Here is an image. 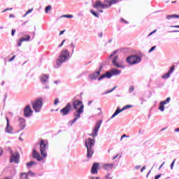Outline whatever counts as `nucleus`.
<instances>
[{
	"label": "nucleus",
	"instance_id": "nucleus-54",
	"mask_svg": "<svg viewBox=\"0 0 179 179\" xmlns=\"http://www.w3.org/2000/svg\"><path fill=\"white\" fill-rule=\"evenodd\" d=\"M160 177H162V174H159V175L156 176L155 177V179H159V178H160Z\"/></svg>",
	"mask_w": 179,
	"mask_h": 179
},
{
	"label": "nucleus",
	"instance_id": "nucleus-30",
	"mask_svg": "<svg viewBox=\"0 0 179 179\" xmlns=\"http://www.w3.org/2000/svg\"><path fill=\"white\" fill-rule=\"evenodd\" d=\"M158 110H161L162 113H163V111H164V105L163 104L162 102L159 103V106L158 108Z\"/></svg>",
	"mask_w": 179,
	"mask_h": 179
},
{
	"label": "nucleus",
	"instance_id": "nucleus-44",
	"mask_svg": "<svg viewBox=\"0 0 179 179\" xmlns=\"http://www.w3.org/2000/svg\"><path fill=\"white\" fill-rule=\"evenodd\" d=\"M66 41V39H64L63 41H62V42L61 43V44L60 45H59V48H61V47H62V45H64V43Z\"/></svg>",
	"mask_w": 179,
	"mask_h": 179
},
{
	"label": "nucleus",
	"instance_id": "nucleus-41",
	"mask_svg": "<svg viewBox=\"0 0 179 179\" xmlns=\"http://www.w3.org/2000/svg\"><path fill=\"white\" fill-rule=\"evenodd\" d=\"M175 68H176V66H172L168 73H169V74L171 75V73H173L174 72Z\"/></svg>",
	"mask_w": 179,
	"mask_h": 179
},
{
	"label": "nucleus",
	"instance_id": "nucleus-14",
	"mask_svg": "<svg viewBox=\"0 0 179 179\" xmlns=\"http://www.w3.org/2000/svg\"><path fill=\"white\" fill-rule=\"evenodd\" d=\"M49 79L50 76L48 74H43L40 77L41 82L43 85H48L50 83Z\"/></svg>",
	"mask_w": 179,
	"mask_h": 179
},
{
	"label": "nucleus",
	"instance_id": "nucleus-12",
	"mask_svg": "<svg viewBox=\"0 0 179 179\" xmlns=\"http://www.w3.org/2000/svg\"><path fill=\"white\" fill-rule=\"evenodd\" d=\"M112 64L113 66H115L116 68H121L122 69H124V68H125V66L124 64H121V63H118L117 55L115 56L114 58L112 59Z\"/></svg>",
	"mask_w": 179,
	"mask_h": 179
},
{
	"label": "nucleus",
	"instance_id": "nucleus-20",
	"mask_svg": "<svg viewBox=\"0 0 179 179\" xmlns=\"http://www.w3.org/2000/svg\"><path fill=\"white\" fill-rule=\"evenodd\" d=\"M115 166V164H104L103 165V169L107 170L108 171H110V170H113V169H114Z\"/></svg>",
	"mask_w": 179,
	"mask_h": 179
},
{
	"label": "nucleus",
	"instance_id": "nucleus-56",
	"mask_svg": "<svg viewBox=\"0 0 179 179\" xmlns=\"http://www.w3.org/2000/svg\"><path fill=\"white\" fill-rule=\"evenodd\" d=\"M168 33H179V31L178 30L170 31H168Z\"/></svg>",
	"mask_w": 179,
	"mask_h": 179
},
{
	"label": "nucleus",
	"instance_id": "nucleus-2",
	"mask_svg": "<svg viewBox=\"0 0 179 179\" xmlns=\"http://www.w3.org/2000/svg\"><path fill=\"white\" fill-rule=\"evenodd\" d=\"M69 58H71V53L69 52V50L66 49L62 50L59 57L56 60L55 68H61V66L64 62L69 61Z\"/></svg>",
	"mask_w": 179,
	"mask_h": 179
},
{
	"label": "nucleus",
	"instance_id": "nucleus-45",
	"mask_svg": "<svg viewBox=\"0 0 179 179\" xmlns=\"http://www.w3.org/2000/svg\"><path fill=\"white\" fill-rule=\"evenodd\" d=\"M156 50V46H152L150 50L148 51L149 53L152 52V51H155Z\"/></svg>",
	"mask_w": 179,
	"mask_h": 179
},
{
	"label": "nucleus",
	"instance_id": "nucleus-64",
	"mask_svg": "<svg viewBox=\"0 0 179 179\" xmlns=\"http://www.w3.org/2000/svg\"><path fill=\"white\" fill-rule=\"evenodd\" d=\"M175 132H179V127H178V128L175 129Z\"/></svg>",
	"mask_w": 179,
	"mask_h": 179
},
{
	"label": "nucleus",
	"instance_id": "nucleus-16",
	"mask_svg": "<svg viewBox=\"0 0 179 179\" xmlns=\"http://www.w3.org/2000/svg\"><path fill=\"white\" fill-rule=\"evenodd\" d=\"M10 162V163H15L17 164V163H19V152H15V154H12Z\"/></svg>",
	"mask_w": 179,
	"mask_h": 179
},
{
	"label": "nucleus",
	"instance_id": "nucleus-40",
	"mask_svg": "<svg viewBox=\"0 0 179 179\" xmlns=\"http://www.w3.org/2000/svg\"><path fill=\"white\" fill-rule=\"evenodd\" d=\"M62 17H67L69 19H72V17H73V15H62Z\"/></svg>",
	"mask_w": 179,
	"mask_h": 179
},
{
	"label": "nucleus",
	"instance_id": "nucleus-37",
	"mask_svg": "<svg viewBox=\"0 0 179 179\" xmlns=\"http://www.w3.org/2000/svg\"><path fill=\"white\" fill-rule=\"evenodd\" d=\"M27 174L28 176V178L29 177H34V176H36V173H34L30 171Z\"/></svg>",
	"mask_w": 179,
	"mask_h": 179
},
{
	"label": "nucleus",
	"instance_id": "nucleus-4",
	"mask_svg": "<svg viewBox=\"0 0 179 179\" xmlns=\"http://www.w3.org/2000/svg\"><path fill=\"white\" fill-rule=\"evenodd\" d=\"M117 75H121V70H118L117 69H113L111 71H106L104 74L101 75L99 78L98 80H103L104 78L110 79L112 76H117Z\"/></svg>",
	"mask_w": 179,
	"mask_h": 179
},
{
	"label": "nucleus",
	"instance_id": "nucleus-25",
	"mask_svg": "<svg viewBox=\"0 0 179 179\" xmlns=\"http://www.w3.org/2000/svg\"><path fill=\"white\" fill-rule=\"evenodd\" d=\"M122 109L117 108L111 116L110 120H113V118H115V117H117V115H118L120 113H122Z\"/></svg>",
	"mask_w": 179,
	"mask_h": 179
},
{
	"label": "nucleus",
	"instance_id": "nucleus-23",
	"mask_svg": "<svg viewBox=\"0 0 179 179\" xmlns=\"http://www.w3.org/2000/svg\"><path fill=\"white\" fill-rule=\"evenodd\" d=\"M122 109L117 108L111 116L110 120H113V118H115V117H117V115H118L120 113H122Z\"/></svg>",
	"mask_w": 179,
	"mask_h": 179
},
{
	"label": "nucleus",
	"instance_id": "nucleus-33",
	"mask_svg": "<svg viewBox=\"0 0 179 179\" xmlns=\"http://www.w3.org/2000/svg\"><path fill=\"white\" fill-rule=\"evenodd\" d=\"M132 107H133L132 105H126L122 108V111H124V110H128V108H132Z\"/></svg>",
	"mask_w": 179,
	"mask_h": 179
},
{
	"label": "nucleus",
	"instance_id": "nucleus-31",
	"mask_svg": "<svg viewBox=\"0 0 179 179\" xmlns=\"http://www.w3.org/2000/svg\"><path fill=\"white\" fill-rule=\"evenodd\" d=\"M52 9V6H51V5H48L45 8V13H48V12H50V10H51Z\"/></svg>",
	"mask_w": 179,
	"mask_h": 179
},
{
	"label": "nucleus",
	"instance_id": "nucleus-26",
	"mask_svg": "<svg viewBox=\"0 0 179 179\" xmlns=\"http://www.w3.org/2000/svg\"><path fill=\"white\" fill-rule=\"evenodd\" d=\"M179 19V15H166V19L167 20H171V19Z\"/></svg>",
	"mask_w": 179,
	"mask_h": 179
},
{
	"label": "nucleus",
	"instance_id": "nucleus-55",
	"mask_svg": "<svg viewBox=\"0 0 179 179\" xmlns=\"http://www.w3.org/2000/svg\"><path fill=\"white\" fill-rule=\"evenodd\" d=\"M144 170H146V166H143L141 169V173H143Z\"/></svg>",
	"mask_w": 179,
	"mask_h": 179
},
{
	"label": "nucleus",
	"instance_id": "nucleus-27",
	"mask_svg": "<svg viewBox=\"0 0 179 179\" xmlns=\"http://www.w3.org/2000/svg\"><path fill=\"white\" fill-rule=\"evenodd\" d=\"M35 164H37V162L31 161V162L27 163V167L28 169H30L31 167H33V166H34Z\"/></svg>",
	"mask_w": 179,
	"mask_h": 179
},
{
	"label": "nucleus",
	"instance_id": "nucleus-63",
	"mask_svg": "<svg viewBox=\"0 0 179 179\" xmlns=\"http://www.w3.org/2000/svg\"><path fill=\"white\" fill-rule=\"evenodd\" d=\"M9 17L10 18L15 17V15L13 14H10Z\"/></svg>",
	"mask_w": 179,
	"mask_h": 179
},
{
	"label": "nucleus",
	"instance_id": "nucleus-39",
	"mask_svg": "<svg viewBox=\"0 0 179 179\" xmlns=\"http://www.w3.org/2000/svg\"><path fill=\"white\" fill-rule=\"evenodd\" d=\"M90 13L94 15L95 16V17H99V14L97 13H96V11L93 10H90Z\"/></svg>",
	"mask_w": 179,
	"mask_h": 179
},
{
	"label": "nucleus",
	"instance_id": "nucleus-51",
	"mask_svg": "<svg viewBox=\"0 0 179 179\" xmlns=\"http://www.w3.org/2000/svg\"><path fill=\"white\" fill-rule=\"evenodd\" d=\"M43 89H45L46 90H49L50 85H46V86L43 87Z\"/></svg>",
	"mask_w": 179,
	"mask_h": 179
},
{
	"label": "nucleus",
	"instance_id": "nucleus-34",
	"mask_svg": "<svg viewBox=\"0 0 179 179\" xmlns=\"http://www.w3.org/2000/svg\"><path fill=\"white\" fill-rule=\"evenodd\" d=\"M135 90V87L134 85H131L129 87V93H132Z\"/></svg>",
	"mask_w": 179,
	"mask_h": 179
},
{
	"label": "nucleus",
	"instance_id": "nucleus-15",
	"mask_svg": "<svg viewBox=\"0 0 179 179\" xmlns=\"http://www.w3.org/2000/svg\"><path fill=\"white\" fill-rule=\"evenodd\" d=\"M6 120L7 122V124L5 129L6 134H13V127H12V126L9 124V118L6 117Z\"/></svg>",
	"mask_w": 179,
	"mask_h": 179
},
{
	"label": "nucleus",
	"instance_id": "nucleus-49",
	"mask_svg": "<svg viewBox=\"0 0 179 179\" xmlns=\"http://www.w3.org/2000/svg\"><path fill=\"white\" fill-rule=\"evenodd\" d=\"M112 92H113V90H110L106 91L102 94H108V93H111Z\"/></svg>",
	"mask_w": 179,
	"mask_h": 179
},
{
	"label": "nucleus",
	"instance_id": "nucleus-53",
	"mask_svg": "<svg viewBox=\"0 0 179 179\" xmlns=\"http://www.w3.org/2000/svg\"><path fill=\"white\" fill-rule=\"evenodd\" d=\"M32 11H33V8H31V9L28 10L26 13H27V14L29 15V13H31Z\"/></svg>",
	"mask_w": 179,
	"mask_h": 179
},
{
	"label": "nucleus",
	"instance_id": "nucleus-43",
	"mask_svg": "<svg viewBox=\"0 0 179 179\" xmlns=\"http://www.w3.org/2000/svg\"><path fill=\"white\" fill-rule=\"evenodd\" d=\"M71 47L73 48V49H72V54H73V52H75L74 50H75V48H76V46L74 45L73 43H71Z\"/></svg>",
	"mask_w": 179,
	"mask_h": 179
},
{
	"label": "nucleus",
	"instance_id": "nucleus-52",
	"mask_svg": "<svg viewBox=\"0 0 179 179\" xmlns=\"http://www.w3.org/2000/svg\"><path fill=\"white\" fill-rule=\"evenodd\" d=\"M15 33H16V30L12 29V31H11V36H15Z\"/></svg>",
	"mask_w": 179,
	"mask_h": 179
},
{
	"label": "nucleus",
	"instance_id": "nucleus-61",
	"mask_svg": "<svg viewBox=\"0 0 179 179\" xmlns=\"http://www.w3.org/2000/svg\"><path fill=\"white\" fill-rule=\"evenodd\" d=\"M66 30H63V31H61L59 36H62V34H64V32H65Z\"/></svg>",
	"mask_w": 179,
	"mask_h": 179
},
{
	"label": "nucleus",
	"instance_id": "nucleus-57",
	"mask_svg": "<svg viewBox=\"0 0 179 179\" xmlns=\"http://www.w3.org/2000/svg\"><path fill=\"white\" fill-rule=\"evenodd\" d=\"M140 167H141V165H136V166H134V169H136V170H139Z\"/></svg>",
	"mask_w": 179,
	"mask_h": 179
},
{
	"label": "nucleus",
	"instance_id": "nucleus-22",
	"mask_svg": "<svg viewBox=\"0 0 179 179\" xmlns=\"http://www.w3.org/2000/svg\"><path fill=\"white\" fill-rule=\"evenodd\" d=\"M122 109L117 108L111 116L110 120H113V118H115V117H117V115H118L120 113H122Z\"/></svg>",
	"mask_w": 179,
	"mask_h": 179
},
{
	"label": "nucleus",
	"instance_id": "nucleus-62",
	"mask_svg": "<svg viewBox=\"0 0 179 179\" xmlns=\"http://www.w3.org/2000/svg\"><path fill=\"white\" fill-rule=\"evenodd\" d=\"M55 85H58L59 83V80H55L54 81Z\"/></svg>",
	"mask_w": 179,
	"mask_h": 179
},
{
	"label": "nucleus",
	"instance_id": "nucleus-59",
	"mask_svg": "<svg viewBox=\"0 0 179 179\" xmlns=\"http://www.w3.org/2000/svg\"><path fill=\"white\" fill-rule=\"evenodd\" d=\"M2 153H3V150H2V148H0V156H2Z\"/></svg>",
	"mask_w": 179,
	"mask_h": 179
},
{
	"label": "nucleus",
	"instance_id": "nucleus-48",
	"mask_svg": "<svg viewBox=\"0 0 179 179\" xmlns=\"http://www.w3.org/2000/svg\"><path fill=\"white\" fill-rule=\"evenodd\" d=\"M117 50H115L110 56H109V58H111L113 57H114L115 54H117Z\"/></svg>",
	"mask_w": 179,
	"mask_h": 179
},
{
	"label": "nucleus",
	"instance_id": "nucleus-21",
	"mask_svg": "<svg viewBox=\"0 0 179 179\" xmlns=\"http://www.w3.org/2000/svg\"><path fill=\"white\" fill-rule=\"evenodd\" d=\"M117 2H120V0H106V3L108 5V8H110L111 5H114L115 3H117Z\"/></svg>",
	"mask_w": 179,
	"mask_h": 179
},
{
	"label": "nucleus",
	"instance_id": "nucleus-9",
	"mask_svg": "<svg viewBox=\"0 0 179 179\" xmlns=\"http://www.w3.org/2000/svg\"><path fill=\"white\" fill-rule=\"evenodd\" d=\"M94 8H95V9H100V8H101V9H107V8H108V6L106 2V0L103 3H101V1H96L94 6Z\"/></svg>",
	"mask_w": 179,
	"mask_h": 179
},
{
	"label": "nucleus",
	"instance_id": "nucleus-29",
	"mask_svg": "<svg viewBox=\"0 0 179 179\" xmlns=\"http://www.w3.org/2000/svg\"><path fill=\"white\" fill-rule=\"evenodd\" d=\"M171 100V98L168 97L166 98V100L161 101V103H162L164 106H166V104H169V103H170Z\"/></svg>",
	"mask_w": 179,
	"mask_h": 179
},
{
	"label": "nucleus",
	"instance_id": "nucleus-5",
	"mask_svg": "<svg viewBox=\"0 0 179 179\" xmlns=\"http://www.w3.org/2000/svg\"><path fill=\"white\" fill-rule=\"evenodd\" d=\"M43 106H44V103H43V98L39 97L33 102L32 108L35 113H41Z\"/></svg>",
	"mask_w": 179,
	"mask_h": 179
},
{
	"label": "nucleus",
	"instance_id": "nucleus-38",
	"mask_svg": "<svg viewBox=\"0 0 179 179\" xmlns=\"http://www.w3.org/2000/svg\"><path fill=\"white\" fill-rule=\"evenodd\" d=\"M54 106H58L59 104V99L56 98L55 99V101L53 103Z\"/></svg>",
	"mask_w": 179,
	"mask_h": 179
},
{
	"label": "nucleus",
	"instance_id": "nucleus-35",
	"mask_svg": "<svg viewBox=\"0 0 179 179\" xmlns=\"http://www.w3.org/2000/svg\"><path fill=\"white\" fill-rule=\"evenodd\" d=\"M75 122H76V119H73V120L69 121L68 123V125L69 127H72V125H73V124H75Z\"/></svg>",
	"mask_w": 179,
	"mask_h": 179
},
{
	"label": "nucleus",
	"instance_id": "nucleus-10",
	"mask_svg": "<svg viewBox=\"0 0 179 179\" xmlns=\"http://www.w3.org/2000/svg\"><path fill=\"white\" fill-rule=\"evenodd\" d=\"M24 115L26 118H30V117L33 115V110H31L30 105L25 106L24 109Z\"/></svg>",
	"mask_w": 179,
	"mask_h": 179
},
{
	"label": "nucleus",
	"instance_id": "nucleus-46",
	"mask_svg": "<svg viewBox=\"0 0 179 179\" xmlns=\"http://www.w3.org/2000/svg\"><path fill=\"white\" fill-rule=\"evenodd\" d=\"M22 43H23V41H22V39H20L18 41L17 46L21 47L22 46Z\"/></svg>",
	"mask_w": 179,
	"mask_h": 179
},
{
	"label": "nucleus",
	"instance_id": "nucleus-7",
	"mask_svg": "<svg viewBox=\"0 0 179 179\" xmlns=\"http://www.w3.org/2000/svg\"><path fill=\"white\" fill-rule=\"evenodd\" d=\"M102 122H103L102 120H99L96 123L95 127L92 130V134H90V136H92V138H96V136L99 135V129H100V127H101Z\"/></svg>",
	"mask_w": 179,
	"mask_h": 179
},
{
	"label": "nucleus",
	"instance_id": "nucleus-50",
	"mask_svg": "<svg viewBox=\"0 0 179 179\" xmlns=\"http://www.w3.org/2000/svg\"><path fill=\"white\" fill-rule=\"evenodd\" d=\"M15 58H16V55L13 56V57L9 59V62H12V61H13V59H15Z\"/></svg>",
	"mask_w": 179,
	"mask_h": 179
},
{
	"label": "nucleus",
	"instance_id": "nucleus-58",
	"mask_svg": "<svg viewBox=\"0 0 179 179\" xmlns=\"http://www.w3.org/2000/svg\"><path fill=\"white\" fill-rule=\"evenodd\" d=\"M171 27H174L176 29H179V25H172Z\"/></svg>",
	"mask_w": 179,
	"mask_h": 179
},
{
	"label": "nucleus",
	"instance_id": "nucleus-36",
	"mask_svg": "<svg viewBox=\"0 0 179 179\" xmlns=\"http://www.w3.org/2000/svg\"><path fill=\"white\" fill-rule=\"evenodd\" d=\"M170 75L169 73H166L164 75L162 76V79H169V78H170Z\"/></svg>",
	"mask_w": 179,
	"mask_h": 179
},
{
	"label": "nucleus",
	"instance_id": "nucleus-18",
	"mask_svg": "<svg viewBox=\"0 0 179 179\" xmlns=\"http://www.w3.org/2000/svg\"><path fill=\"white\" fill-rule=\"evenodd\" d=\"M99 163H94L92 166V169H91V173L92 174H97L98 173V170H99Z\"/></svg>",
	"mask_w": 179,
	"mask_h": 179
},
{
	"label": "nucleus",
	"instance_id": "nucleus-32",
	"mask_svg": "<svg viewBox=\"0 0 179 179\" xmlns=\"http://www.w3.org/2000/svg\"><path fill=\"white\" fill-rule=\"evenodd\" d=\"M21 41H30V36L27 35L26 38H21Z\"/></svg>",
	"mask_w": 179,
	"mask_h": 179
},
{
	"label": "nucleus",
	"instance_id": "nucleus-6",
	"mask_svg": "<svg viewBox=\"0 0 179 179\" xmlns=\"http://www.w3.org/2000/svg\"><path fill=\"white\" fill-rule=\"evenodd\" d=\"M127 62L130 65H135V64H139L142 59L138 55H131L127 58Z\"/></svg>",
	"mask_w": 179,
	"mask_h": 179
},
{
	"label": "nucleus",
	"instance_id": "nucleus-17",
	"mask_svg": "<svg viewBox=\"0 0 179 179\" xmlns=\"http://www.w3.org/2000/svg\"><path fill=\"white\" fill-rule=\"evenodd\" d=\"M79 106H80V107H81V106H83V103L82 102V101L75 100L73 101V107L74 110H78Z\"/></svg>",
	"mask_w": 179,
	"mask_h": 179
},
{
	"label": "nucleus",
	"instance_id": "nucleus-47",
	"mask_svg": "<svg viewBox=\"0 0 179 179\" xmlns=\"http://www.w3.org/2000/svg\"><path fill=\"white\" fill-rule=\"evenodd\" d=\"M156 31H157V29H155V30L152 31V32H150L148 34V37H150V36H152V34H155V33H156Z\"/></svg>",
	"mask_w": 179,
	"mask_h": 179
},
{
	"label": "nucleus",
	"instance_id": "nucleus-8",
	"mask_svg": "<svg viewBox=\"0 0 179 179\" xmlns=\"http://www.w3.org/2000/svg\"><path fill=\"white\" fill-rule=\"evenodd\" d=\"M85 110V105H81V106L73 113L74 119L76 122L78 121V118H80V114H83Z\"/></svg>",
	"mask_w": 179,
	"mask_h": 179
},
{
	"label": "nucleus",
	"instance_id": "nucleus-42",
	"mask_svg": "<svg viewBox=\"0 0 179 179\" xmlns=\"http://www.w3.org/2000/svg\"><path fill=\"white\" fill-rule=\"evenodd\" d=\"M176 163V159H174L172 163L171 164V170H173L174 169V164Z\"/></svg>",
	"mask_w": 179,
	"mask_h": 179
},
{
	"label": "nucleus",
	"instance_id": "nucleus-19",
	"mask_svg": "<svg viewBox=\"0 0 179 179\" xmlns=\"http://www.w3.org/2000/svg\"><path fill=\"white\" fill-rule=\"evenodd\" d=\"M18 122L21 129H24V128L26 127V120H24V118L23 117H20L18 118Z\"/></svg>",
	"mask_w": 179,
	"mask_h": 179
},
{
	"label": "nucleus",
	"instance_id": "nucleus-3",
	"mask_svg": "<svg viewBox=\"0 0 179 179\" xmlns=\"http://www.w3.org/2000/svg\"><path fill=\"white\" fill-rule=\"evenodd\" d=\"M94 143H96V141L90 138L85 141V147L87 148V157L88 159H90V157L93 156V153H94V150H93Z\"/></svg>",
	"mask_w": 179,
	"mask_h": 179
},
{
	"label": "nucleus",
	"instance_id": "nucleus-1",
	"mask_svg": "<svg viewBox=\"0 0 179 179\" xmlns=\"http://www.w3.org/2000/svg\"><path fill=\"white\" fill-rule=\"evenodd\" d=\"M38 146V144H36L33 149L32 152V157L36 159L38 162H43V158L45 159L47 157V150L48 149V142L44 140H41L39 146H40V152L42 157L40 156V153L37 152L36 148Z\"/></svg>",
	"mask_w": 179,
	"mask_h": 179
},
{
	"label": "nucleus",
	"instance_id": "nucleus-60",
	"mask_svg": "<svg viewBox=\"0 0 179 179\" xmlns=\"http://www.w3.org/2000/svg\"><path fill=\"white\" fill-rule=\"evenodd\" d=\"M122 138H129V136H127V134H123Z\"/></svg>",
	"mask_w": 179,
	"mask_h": 179
},
{
	"label": "nucleus",
	"instance_id": "nucleus-13",
	"mask_svg": "<svg viewBox=\"0 0 179 179\" xmlns=\"http://www.w3.org/2000/svg\"><path fill=\"white\" fill-rule=\"evenodd\" d=\"M101 68L102 67L101 66L99 70L96 71V72L90 74V80H96V79H97V77L100 75V73L101 72Z\"/></svg>",
	"mask_w": 179,
	"mask_h": 179
},
{
	"label": "nucleus",
	"instance_id": "nucleus-11",
	"mask_svg": "<svg viewBox=\"0 0 179 179\" xmlns=\"http://www.w3.org/2000/svg\"><path fill=\"white\" fill-rule=\"evenodd\" d=\"M71 108H72V105L71 104V103H68L64 108L60 110V113L61 114H62V115H68Z\"/></svg>",
	"mask_w": 179,
	"mask_h": 179
},
{
	"label": "nucleus",
	"instance_id": "nucleus-28",
	"mask_svg": "<svg viewBox=\"0 0 179 179\" xmlns=\"http://www.w3.org/2000/svg\"><path fill=\"white\" fill-rule=\"evenodd\" d=\"M20 179H29L27 173H21L20 176Z\"/></svg>",
	"mask_w": 179,
	"mask_h": 179
},
{
	"label": "nucleus",
	"instance_id": "nucleus-24",
	"mask_svg": "<svg viewBox=\"0 0 179 179\" xmlns=\"http://www.w3.org/2000/svg\"><path fill=\"white\" fill-rule=\"evenodd\" d=\"M122 109L117 108L111 116L110 120H113V118H115V117H117V115H118L120 113H122Z\"/></svg>",
	"mask_w": 179,
	"mask_h": 179
}]
</instances>
